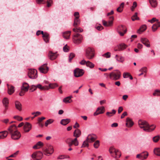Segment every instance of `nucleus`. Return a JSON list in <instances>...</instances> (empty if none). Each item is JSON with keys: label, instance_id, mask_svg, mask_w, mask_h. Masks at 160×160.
<instances>
[{"label": "nucleus", "instance_id": "nucleus-1", "mask_svg": "<svg viewBox=\"0 0 160 160\" xmlns=\"http://www.w3.org/2000/svg\"><path fill=\"white\" fill-rule=\"evenodd\" d=\"M138 123L140 128H142L144 131L147 132H151L153 131L156 127L154 125H149L146 121L141 120L138 121Z\"/></svg>", "mask_w": 160, "mask_h": 160}, {"label": "nucleus", "instance_id": "nucleus-2", "mask_svg": "<svg viewBox=\"0 0 160 160\" xmlns=\"http://www.w3.org/2000/svg\"><path fill=\"white\" fill-rule=\"evenodd\" d=\"M121 155V153L118 150L115 148L113 146H111V157L117 160Z\"/></svg>", "mask_w": 160, "mask_h": 160}, {"label": "nucleus", "instance_id": "nucleus-3", "mask_svg": "<svg viewBox=\"0 0 160 160\" xmlns=\"http://www.w3.org/2000/svg\"><path fill=\"white\" fill-rule=\"evenodd\" d=\"M94 50L93 48L89 47L86 50L85 56L89 59H92L95 55Z\"/></svg>", "mask_w": 160, "mask_h": 160}, {"label": "nucleus", "instance_id": "nucleus-4", "mask_svg": "<svg viewBox=\"0 0 160 160\" xmlns=\"http://www.w3.org/2000/svg\"><path fill=\"white\" fill-rule=\"evenodd\" d=\"M82 36L79 33H76L73 37V42L75 44H80L82 42Z\"/></svg>", "mask_w": 160, "mask_h": 160}, {"label": "nucleus", "instance_id": "nucleus-5", "mask_svg": "<svg viewBox=\"0 0 160 160\" xmlns=\"http://www.w3.org/2000/svg\"><path fill=\"white\" fill-rule=\"evenodd\" d=\"M121 72L119 71L118 70L115 71L111 72V78L114 80H118L121 77Z\"/></svg>", "mask_w": 160, "mask_h": 160}, {"label": "nucleus", "instance_id": "nucleus-6", "mask_svg": "<svg viewBox=\"0 0 160 160\" xmlns=\"http://www.w3.org/2000/svg\"><path fill=\"white\" fill-rule=\"evenodd\" d=\"M45 152V154L48 156V154H52L54 152V149L53 147L50 144H47L46 145V148L44 150Z\"/></svg>", "mask_w": 160, "mask_h": 160}, {"label": "nucleus", "instance_id": "nucleus-7", "mask_svg": "<svg viewBox=\"0 0 160 160\" xmlns=\"http://www.w3.org/2000/svg\"><path fill=\"white\" fill-rule=\"evenodd\" d=\"M29 77L31 79H34L38 77L37 71L36 69H30L28 73Z\"/></svg>", "mask_w": 160, "mask_h": 160}, {"label": "nucleus", "instance_id": "nucleus-8", "mask_svg": "<svg viewBox=\"0 0 160 160\" xmlns=\"http://www.w3.org/2000/svg\"><path fill=\"white\" fill-rule=\"evenodd\" d=\"M148 155V153L147 151H144L140 154H138L136 155V157L137 158L143 160L146 159Z\"/></svg>", "mask_w": 160, "mask_h": 160}, {"label": "nucleus", "instance_id": "nucleus-9", "mask_svg": "<svg viewBox=\"0 0 160 160\" xmlns=\"http://www.w3.org/2000/svg\"><path fill=\"white\" fill-rule=\"evenodd\" d=\"M118 31L120 36H123L126 32L127 30L125 26L121 25L118 26Z\"/></svg>", "mask_w": 160, "mask_h": 160}, {"label": "nucleus", "instance_id": "nucleus-10", "mask_svg": "<svg viewBox=\"0 0 160 160\" xmlns=\"http://www.w3.org/2000/svg\"><path fill=\"white\" fill-rule=\"evenodd\" d=\"M84 73L83 70L78 68L76 69L74 72V75L76 77H80L82 76Z\"/></svg>", "mask_w": 160, "mask_h": 160}, {"label": "nucleus", "instance_id": "nucleus-11", "mask_svg": "<svg viewBox=\"0 0 160 160\" xmlns=\"http://www.w3.org/2000/svg\"><path fill=\"white\" fill-rule=\"evenodd\" d=\"M11 138L14 140H18L21 137L20 132L18 131H16L13 133L11 134Z\"/></svg>", "mask_w": 160, "mask_h": 160}, {"label": "nucleus", "instance_id": "nucleus-12", "mask_svg": "<svg viewBox=\"0 0 160 160\" xmlns=\"http://www.w3.org/2000/svg\"><path fill=\"white\" fill-rule=\"evenodd\" d=\"M48 68L47 66V64H44L42 65L39 68L40 72L42 73H46L48 71Z\"/></svg>", "mask_w": 160, "mask_h": 160}, {"label": "nucleus", "instance_id": "nucleus-13", "mask_svg": "<svg viewBox=\"0 0 160 160\" xmlns=\"http://www.w3.org/2000/svg\"><path fill=\"white\" fill-rule=\"evenodd\" d=\"M140 41L147 47L149 48L150 47V42L147 38H142L140 39Z\"/></svg>", "mask_w": 160, "mask_h": 160}, {"label": "nucleus", "instance_id": "nucleus-14", "mask_svg": "<svg viewBox=\"0 0 160 160\" xmlns=\"http://www.w3.org/2000/svg\"><path fill=\"white\" fill-rule=\"evenodd\" d=\"M105 111L104 107L101 106L98 107L96 112L94 113V116L97 115L99 114H102Z\"/></svg>", "mask_w": 160, "mask_h": 160}, {"label": "nucleus", "instance_id": "nucleus-15", "mask_svg": "<svg viewBox=\"0 0 160 160\" xmlns=\"http://www.w3.org/2000/svg\"><path fill=\"white\" fill-rule=\"evenodd\" d=\"M8 130L9 132L11 134L16 132V131H18L17 127L15 125L13 124L10 126L8 129Z\"/></svg>", "mask_w": 160, "mask_h": 160}, {"label": "nucleus", "instance_id": "nucleus-16", "mask_svg": "<svg viewBox=\"0 0 160 160\" xmlns=\"http://www.w3.org/2000/svg\"><path fill=\"white\" fill-rule=\"evenodd\" d=\"M48 56L50 60H53L57 58L58 55L56 53H53L52 51H50L48 52Z\"/></svg>", "mask_w": 160, "mask_h": 160}, {"label": "nucleus", "instance_id": "nucleus-17", "mask_svg": "<svg viewBox=\"0 0 160 160\" xmlns=\"http://www.w3.org/2000/svg\"><path fill=\"white\" fill-rule=\"evenodd\" d=\"M32 128L31 125L30 123L27 122L25 123L24 127L23 129L24 131L26 132H28Z\"/></svg>", "mask_w": 160, "mask_h": 160}, {"label": "nucleus", "instance_id": "nucleus-18", "mask_svg": "<svg viewBox=\"0 0 160 160\" xmlns=\"http://www.w3.org/2000/svg\"><path fill=\"white\" fill-rule=\"evenodd\" d=\"M8 87V93L9 95H11L14 93L15 90L14 87L12 85L7 84Z\"/></svg>", "mask_w": 160, "mask_h": 160}, {"label": "nucleus", "instance_id": "nucleus-19", "mask_svg": "<svg viewBox=\"0 0 160 160\" xmlns=\"http://www.w3.org/2000/svg\"><path fill=\"white\" fill-rule=\"evenodd\" d=\"M81 134V132L80 130L78 129H76L73 132V136L75 138H78L79 137Z\"/></svg>", "mask_w": 160, "mask_h": 160}, {"label": "nucleus", "instance_id": "nucleus-20", "mask_svg": "<svg viewBox=\"0 0 160 160\" xmlns=\"http://www.w3.org/2000/svg\"><path fill=\"white\" fill-rule=\"evenodd\" d=\"M8 132L7 131H4L0 132V139H4L8 136Z\"/></svg>", "mask_w": 160, "mask_h": 160}, {"label": "nucleus", "instance_id": "nucleus-21", "mask_svg": "<svg viewBox=\"0 0 160 160\" xmlns=\"http://www.w3.org/2000/svg\"><path fill=\"white\" fill-rule=\"evenodd\" d=\"M126 121V126L128 128L131 127L133 126V122L130 118H127Z\"/></svg>", "mask_w": 160, "mask_h": 160}, {"label": "nucleus", "instance_id": "nucleus-22", "mask_svg": "<svg viewBox=\"0 0 160 160\" xmlns=\"http://www.w3.org/2000/svg\"><path fill=\"white\" fill-rule=\"evenodd\" d=\"M15 106L16 108L19 111H21L22 110V105L21 103L18 101H16L15 102Z\"/></svg>", "mask_w": 160, "mask_h": 160}, {"label": "nucleus", "instance_id": "nucleus-23", "mask_svg": "<svg viewBox=\"0 0 160 160\" xmlns=\"http://www.w3.org/2000/svg\"><path fill=\"white\" fill-rule=\"evenodd\" d=\"M42 38L44 41L48 43L49 42L50 38L49 35L48 33L45 32L44 34L43 35V36H42Z\"/></svg>", "mask_w": 160, "mask_h": 160}, {"label": "nucleus", "instance_id": "nucleus-24", "mask_svg": "<svg viewBox=\"0 0 160 160\" xmlns=\"http://www.w3.org/2000/svg\"><path fill=\"white\" fill-rule=\"evenodd\" d=\"M160 27V22H158L152 26V30L153 32L156 31L158 27Z\"/></svg>", "mask_w": 160, "mask_h": 160}, {"label": "nucleus", "instance_id": "nucleus-25", "mask_svg": "<svg viewBox=\"0 0 160 160\" xmlns=\"http://www.w3.org/2000/svg\"><path fill=\"white\" fill-rule=\"evenodd\" d=\"M44 145L43 143L41 142H38L33 147V148L34 149H39L41 147L43 146Z\"/></svg>", "mask_w": 160, "mask_h": 160}, {"label": "nucleus", "instance_id": "nucleus-26", "mask_svg": "<svg viewBox=\"0 0 160 160\" xmlns=\"http://www.w3.org/2000/svg\"><path fill=\"white\" fill-rule=\"evenodd\" d=\"M29 88V85L28 83L24 82L23 83L22 86L21 87L22 90H24L25 92L28 91Z\"/></svg>", "mask_w": 160, "mask_h": 160}, {"label": "nucleus", "instance_id": "nucleus-27", "mask_svg": "<svg viewBox=\"0 0 160 160\" xmlns=\"http://www.w3.org/2000/svg\"><path fill=\"white\" fill-rule=\"evenodd\" d=\"M37 87L41 90H47L49 89V87H48V86H43L40 84L37 85Z\"/></svg>", "mask_w": 160, "mask_h": 160}, {"label": "nucleus", "instance_id": "nucleus-28", "mask_svg": "<svg viewBox=\"0 0 160 160\" xmlns=\"http://www.w3.org/2000/svg\"><path fill=\"white\" fill-rule=\"evenodd\" d=\"M71 33V32L70 31H68L63 32V38L67 39H69Z\"/></svg>", "mask_w": 160, "mask_h": 160}, {"label": "nucleus", "instance_id": "nucleus-29", "mask_svg": "<svg viewBox=\"0 0 160 160\" xmlns=\"http://www.w3.org/2000/svg\"><path fill=\"white\" fill-rule=\"evenodd\" d=\"M80 20L79 18H74L73 26L75 28H77V26L80 24Z\"/></svg>", "mask_w": 160, "mask_h": 160}, {"label": "nucleus", "instance_id": "nucleus-30", "mask_svg": "<svg viewBox=\"0 0 160 160\" xmlns=\"http://www.w3.org/2000/svg\"><path fill=\"white\" fill-rule=\"evenodd\" d=\"M115 58L116 60L118 62L122 63L124 61V58L120 56L116 55L115 56Z\"/></svg>", "mask_w": 160, "mask_h": 160}, {"label": "nucleus", "instance_id": "nucleus-31", "mask_svg": "<svg viewBox=\"0 0 160 160\" xmlns=\"http://www.w3.org/2000/svg\"><path fill=\"white\" fill-rule=\"evenodd\" d=\"M70 120L69 119H62L60 122V123L63 125H66L70 122Z\"/></svg>", "mask_w": 160, "mask_h": 160}, {"label": "nucleus", "instance_id": "nucleus-32", "mask_svg": "<svg viewBox=\"0 0 160 160\" xmlns=\"http://www.w3.org/2000/svg\"><path fill=\"white\" fill-rule=\"evenodd\" d=\"M124 5V2L122 3L120 5L119 7L117 9V11L118 12H122Z\"/></svg>", "mask_w": 160, "mask_h": 160}, {"label": "nucleus", "instance_id": "nucleus-33", "mask_svg": "<svg viewBox=\"0 0 160 160\" xmlns=\"http://www.w3.org/2000/svg\"><path fill=\"white\" fill-rule=\"evenodd\" d=\"M146 26L145 25L142 26L140 29L138 31V33L141 34L142 32L144 31L146 29Z\"/></svg>", "mask_w": 160, "mask_h": 160}, {"label": "nucleus", "instance_id": "nucleus-34", "mask_svg": "<svg viewBox=\"0 0 160 160\" xmlns=\"http://www.w3.org/2000/svg\"><path fill=\"white\" fill-rule=\"evenodd\" d=\"M36 153H37V158H38V159H37V160H39L41 159L42 158L43 155L42 153L40 151L36 152Z\"/></svg>", "mask_w": 160, "mask_h": 160}, {"label": "nucleus", "instance_id": "nucleus-35", "mask_svg": "<svg viewBox=\"0 0 160 160\" xmlns=\"http://www.w3.org/2000/svg\"><path fill=\"white\" fill-rule=\"evenodd\" d=\"M149 2L152 7H155L157 5V2L156 0H149Z\"/></svg>", "mask_w": 160, "mask_h": 160}, {"label": "nucleus", "instance_id": "nucleus-36", "mask_svg": "<svg viewBox=\"0 0 160 160\" xmlns=\"http://www.w3.org/2000/svg\"><path fill=\"white\" fill-rule=\"evenodd\" d=\"M139 71L141 72H142L138 74V76H140L142 75L143 74V73H146L147 72V68L145 67H144L142 68H141Z\"/></svg>", "mask_w": 160, "mask_h": 160}, {"label": "nucleus", "instance_id": "nucleus-37", "mask_svg": "<svg viewBox=\"0 0 160 160\" xmlns=\"http://www.w3.org/2000/svg\"><path fill=\"white\" fill-rule=\"evenodd\" d=\"M154 153L157 156H160V148H156L154 149Z\"/></svg>", "mask_w": 160, "mask_h": 160}, {"label": "nucleus", "instance_id": "nucleus-38", "mask_svg": "<svg viewBox=\"0 0 160 160\" xmlns=\"http://www.w3.org/2000/svg\"><path fill=\"white\" fill-rule=\"evenodd\" d=\"M96 139V137L92 136V135H89L87 138V140L89 141L90 140L91 142H94Z\"/></svg>", "mask_w": 160, "mask_h": 160}, {"label": "nucleus", "instance_id": "nucleus-39", "mask_svg": "<svg viewBox=\"0 0 160 160\" xmlns=\"http://www.w3.org/2000/svg\"><path fill=\"white\" fill-rule=\"evenodd\" d=\"M86 65L87 67L90 68H93L94 67V64L89 61L87 62Z\"/></svg>", "mask_w": 160, "mask_h": 160}, {"label": "nucleus", "instance_id": "nucleus-40", "mask_svg": "<svg viewBox=\"0 0 160 160\" xmlns=\"http://www.w3.org/2000/svg\"><path fill=\"white\" fill-rule=\"evenodd\" d=\"M72 142L75 146H77L79 144V142L77 138H75L74 139L72 140Z\"/></svg>", "mask_w": 160, "mask_h": 160}, {"label": "nucleus", "instance_id": "nucleus-41", "mask_svg": "<svg viewBox=\"0 0 160 160\" xmlns=\"http://www.w3.org/2000/svg\"><path fill=\"white\" fill-rule=\"evenodd\" d=\"M53 122L54 120L52 119H49L46 121L45 123V125L46 127H47L48 125L51 124Z\"/></svg>", "mask_w": 160, "mask_h": 160}, {"label": "nucleus", "instance_id": "nucleus-42", "mask_svg": "<svg viewBox=\"0 0 160 160\" xmlns=\"http://www.w3.org/2000/svg\"><path fill=\"white\" fill-rule=\"evenodd\" d=\"M127 46L124 43H121L119 45V47L121 51L127 48Z\"/></svg>", "mask_w": 160, "mask_h": 160}, {"label": "nucleus", "instance_id": "nucleus-43", "mask_svg": "<svg viewBox=\"0 0 160 160\" xmlns=\"http://www.w3.org/2000/svg\"><path fill=\"white\" fill-rule=\"evenodd\" d=\"M73 31L75 32H82L83 31V30L81 28H73L72 29Z\"/></svg>", "mask_w": 160, "mask_h": 160}, {"label": "nucleus", "instance_id": "nucleus-44", "mask_svg": "<svg viewBox=\"0 0 160 160\" xmlns=\"http://www.w3.org/2000/svg\"><path fill=\"white\" fill-rule=\"evenodd\" d=\"M58 86V85L56 83H50L48 87L50 88L53 89Z\"/></svg>", "mask_w": 160, "mask_h": 160}, {"label": "nucleus", "instance_id": "nucleus-45", "mask_svg": "<svg viewBox=\"0 0 160 160\" xmlns=\"http://www.w3.org/2000/svg\"><path fill=\"white\" fill-rule=\"evenodd\" d=\"M89 142L88 140H87V139L86 140L84 141L81 146V148H83L86 147H88V142Z\"/></svg>", "mask_w": 160, "mask_h": 160}, {"label": "nucleus", "instance_id": "nucleus-46", "mask_svg": "<svg viewBox=\"0 0 160 160\" xmlns=\"http://www.w3.org/2000/svg\"><path fill=\"white\" fill-rule=\"evenodd\" d=\"M138 13L137 12L135 13L134 14L132 17V19L133 21L135 20H138L139 19V18L137 16Z\"/></svg>", "mask_w": 160, "mask_h": 160}, {"label": "nucleus", "instance_id": "nucleus-47", "mask_svg": "<svg viewBox=\"0 0 160 160\" xmlns=\"http://www.w3.org/2000/svg\"><path fill=\"white\" fill-rule=\"evenodd\" d=\"M160 139V136L158 135L155 136L152 138V140L154 142H157Z\"/></svg>", "mask_w": 160, "mask_h": 160}, {"label": "nucleus", "instance_id": "nucleus-48", "mask_svg": "<svg viewBox=\"0 0 160 160\" xmlns=\"http://www.w3.org/2000/svg\"><path fill=\"white\" fill-rule=\"evenodd\" d=\"M103 25L105 27L108 26L110 25V21H109L108 22L104 20H102Z\"/></svg>", "mask_w": 160, "mask_h": 160}, {"label": "nucleus", "instance_id": "nucleus-49", "mask_svg": "<svg viewBox=\"0 0 160 160\" xmlns=\"http://www.w3.org/2000/svg\"><path fill=\"white\" fill-rule=\"evenodd\" d=\"M2 103L5 107V109H7V107L9 104L8 101H2Z\"/></svg>", "mask_w": 160, "mask_h": 160}, {"label": "nucleus", "instance_id": "nucleus-50", "mask_svg": "<svg viewBox=\"0 0 160 160\" xmlns=\"http://www.w3.org/2000/svg\"><path fill=\"white\" fill-rule=\"evenodd\" d=\"M19 151H17L15 152L13 154H12L9 156L8 157H7L6 158L7 159L8 158H12V157H15L17 155H18V154Z\"/></svg>", "mask_w": 160, "mask_h": 160}, {"label": "nucleus", "instance_id": "nucleus-51", "mask_svg": "<svg viewBox=\"0 0 160 160\" xmlns=\"http://www.w3.org/2000/svg\"><path fill=\"white\" fill-rule=\"evenodd\" d=\"M75 56V54L73 53H71L70 54L69 59V61L71 62L73 58Z\"/></svg>", "mask_w": 160, "mask_h": 160}, {"label": "nucleus", "instance_id": "nucleus-52", "mask_svg": "<svg viewBox=\"0 0 160 160\" xmlns=\"http://www.w3.org/2000/svg\"><path fill=\"white\" fill-rule=\"evenodd\" d=\"M153 95L154 96H160V90H156L153 93Z\"/></svg>", "mask_w": 160, "mask_h": 160}, {"label": "nucleus", "instance_id": "nucleus-53", "mask_svg": "<svg viewBox=\"0 0 160 160\" xmlns=\"http://www.w3.org/2000/svg\"><path fill=\"white\" fill-rule=\"evenodd\" d=\"M99 145V141L98 140H97L94 143L93 146L95 148H98Z\"/></svg>", "mask_w": 160, "mask_h": 160}, {"label": "nucleus", "instance_id": "nucleus-54", "mask_svg": "<svg viewBox=\"0 0 160 160\" xmlns=\"http://www.w3.org/2000/svg\"><path fill=\"white\" fill-rule=\"evenodd\" d=\"M37 85H32L30 88V92H33L37 88Z\"/></svg>", "mask_w": 160, "mask_h": 160}, {"label": "nucleus", "instance_id": "nucleus-55", "mask_svg": "<svg viewBox=\"0 0 160 160\" xmlns=\"http://www.w3.org/2000/svg\"><path fill=\"white\" fill-rule=\"evenodd\" d=\"M13 118L18 121H22L23 119L22 117L18 115L14 116Z\"/></svg>", "mask_w": 160, "mask_h": 160}, {"label": "nucleus", "instance_id": "nucleus-56", "mask_svg": "<svg viewBox=\"0 0 160 160\" xmlns=\"http://www.w3.org/2000/svg\"><path fill=\"white\" fill-rule=\"evenodd\" d=\"M36 152H34L31 155V157L34 160H37V158Z\"/></svg>", "mask_w": 160, "mask_h": 160}, {"label": "nucleus", "instance_id": "nucleus-57", "mask_svg": "<svg viewBox=\"0 0 160 160\" xmlns=\"http://www.w3.org/2000/svg\"><path fill=\"white\" fill-rule=\"evenodd\" d=\"M155 21H157V22H158V20L156 18H153L151 20H149L148 22H150L151 23H152Z\"/></svg>", "mask_w": 160, "mask_h": 160}, {"label": "nucleus", "instance_id": "nucleus-58", "mask_svg": "<svg viewBox=\"0 0 160 160\" xmlns=\"http://www.w3.org/2000/svg\"><path fill=\"white\" fill-rule=\"evenodd\" d=\"M130 74L128 72H124L123 74V77L124 78H126L129 77Z\"/></svg>", "mask_w": 160, "mask_h": 160}, {"label": "nucleus", "instance_id": "nucleus-59", "mask_svg": "<svg viewBox=\"0 0 160 160\" xmlns=\"http://www.w3.org/2000/svg\"><path fill=\"white\" fill-rule=\"evenodd\" d=\"M63 50L64 52H68L69 51V49L68 48L67 45H66L63 48Z\"/></svg>", "mask_w": 160, "mask_h": 160}, {"label": "nucleus", "instance_id": "nucleus-60", "mask_svg": "<svg viewBox=\"0 0 160 160\" xmlns=\"http://www.w3.org/2000/svg\"><path fill=\"white\" fill-rule=\"evenodd\" d=\"M47 7H48L51 6V4L52 3V0H47Z\"/></svg>", "mask_w": 160, "mask_h": 160}, {"label": "nucleus", "instance_id": "nucleus-61", "mask_svg": "<svg viewBox=\"0 0 160 160\" xmlns=\"http://www.w3.org/2000/svg\"><path fill=\"white\" fill-rule=\"evenodd\" d=\"M72 139L70 138H67L65 140V142L68 144L71 143L72 142Z\"/></svg>", "mask_w": 160, "mask_h": 160}, {"label": "nucleus", "instance_id": "nucleus-62", "mask_svg": "<svg viewBox=\"0 0 160 160\" xmlns=\"http://www.w3.org/2000/svg\"><path fill=\"white\" fill-rule=\"evenodd\" d=\"M74 15L75 17V18H79V13L78 12H76L74 13Z\"/></svg>", "mask_w": 160, "mask_h": 160}, {"label": "nucleus", "instance_id": "nucleus-63", "mask_svg": "<svg viewBox=\"0 0 160 160\" xmlns=\"http://www.w3.org/2000/svg\"><path fill=\"white\" fill-rule=\"evenodd\" d=\"M102 56L106 58H108L110 57V53L109 52H107L103 54Z\"/></svg>", "mask_w": 160, "mask_h": 160}, {"label": "nucleus", "instance_id": "nucleus-64", "mask_svg": "<svg viewBox=\"0 0 160 160\" xmlns=\"http://www.w3.org/2000/svg\"><path fill=\"white\" fill-rule=\"evenodd\" d=\"M96 28L98 31H100L103 29V27L101 25L96 27Z\"/></svg>", "mask_w": 160, "mask_h": 160}]
</instances>
